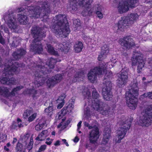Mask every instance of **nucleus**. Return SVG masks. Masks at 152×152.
<instances>
[{
    "label": "nucleus",
    "instance_id": "obj_10",
    "mask_svg": "<svg viewBox=\"0 0 152 152\" xmlns=\"http://www.w3.org/2000/svg\"><path fill=\"white\" fill-rule=\"evenodd\" d=\"M140 120L142 126L148 127L152 124V105L148 106L143 111Z\"/></svg>",
    "mask_w": 152,
    "mask_h": 152
},
{
    "label": "nucleus",
    "instance_id": "obj_31",
    "mask_svg": "<svg viewBox=\"0 0 152 152\" xmlns=\"http://www.w3.org/2000/svg\"><path fill=\"white\" fill-rule=\"evenodd\" d=\"M74 48L75 52L77 53L80 52L83 48V45L82 42L80 41L75 42Z\"/></svg>",
    "mask_w": 152,
    "mask_h": 152
},
{
    "label": "nucleus",
    "instance_id": "obj_2",
    "mask_svg": "<svg viewBox=\"0 0 152 152\" xmlns=\"http://www.w3.org/2000/svg\"><path fill=\"white\" fill-rule=\"evenodd\" d=\"M54 19L55 21L51 27L53 31L59 37H66L70 31L66 15L60 14L56 15Z\"/></svg>",
    "mask_w": 152,
    "mask_h": 152
},
{
    "label": "nucleus",
    "instance_id": "obj_26",
    "mask_svg": "<svg viewBox=\"0 0 152 152\" xmlns=\"http://www.w3.org/2000/svg\"><path fill=\"white\" fill-rule=\"evenodd\" d=\"M110 130L109 129L105 130L103 138L102 140V143L106 144L107 143L109 140L110 137Z\"/></svg>",
    "mask_w": 152,
    "mask_h": 152
},
{
    "label": "nucleus",
    "instance_id": "obj_13",
    "mask_svg": "<svg viewBox=\"0 0 152 152\" xmlns=\"http://www.w3.org/2000/svg\"><path fill=\"white\" fill-rule=\"evenodd\" d=\"M137 0H123L119 3L118 9V12L121 14L126 12L129 10V7H134Z\"/></svg>",
    "mask_w": 152,
    "mask_h": 152
},
{
    "label": "nucleus",
    "instance_id": "obj_37",
    "mask_svg": "<svg viewBox=\"0 0 152 152\" xmlns=\"http://www.w3.org/2000/svg\"><path fill=\"white\" fill-rule=\"evenodd\" d=\"M53 107L50 105L45 110V113L50 116H51L53 114Z\"/></svg>",
    "mask_w": 152,
    "mask_h": 152
},
{
    "label": "nucleus",
    "instance_id": "obj_14",
    "mask_svg": "<svg viewBox=\"0 0 152 152\" xmlns=\"http://www.w3.org/2000/svg\"><path fill=\"white\" fill-rule=\"evenodd\" d=\"M79 5L85 7V9L82 12V15L84 16H90L92 14L93 9L90 8L93 0H79Z\"/></svg>",
    "mask_w": 152,
    "mask_h": 152
},
{
    "label": "nucleus",
    "instance_id": "obj_7",
    "mask_svg": "<svg viewBox=\"0 0 152 152\" xmlns=\"http://www.w3.org/2000/svg\"><path fill=\"white\" fill-rule=\"evenodd\" d=\"M99 64V66L91 69L88 74V79L92 83L96 80L97 75H101L107 72L106 69L107 63H105L103 61H101Z\"/></svg>",
    "mask_w": 152,
    "mask_h": 152
},
{
    "label": "nucleus",
    "instance_id": "obj_61",
    "mask_svg": "<svg viewBox=\"0 0 152 152\" xmlns=\"http://www.w3.org/2000/svg\"><path fill=\"white\" fill-rule=\"evenodd\" d=\"M112 75V72H109L108 73L107 72H106L105 73V77L109 78Z\"/></svg>",
    "mask_w": 152,
    "mask_h": 152
},
{
    "label": "nucleus",
    "instance_id": "obj_42",
    "mask_svg": "<svg viewBox=\"0 0 152 152\" xmlns=\"http://www.w3.org/2000/svg\"><path fill=\"white\" fill-rule=\"evenodd\" d=\"M33 113L31 110H26L23 114V115L24 118H26Z\"/></svg>",
    "mask_w": 152,
    "mask_h": 152
},
{
    "label": "nucleus",
    "instance_id": "obj_46",
    "mask_svg": "<svg viewBox=\"0 0 152 152\" xmlns=\"http://www.w3.org/2000/svg\"><path fill=\"white\" fill-rule=\"evenodd\" d=\"M73 24L75 28H77V27L80 26V23L79 20L78 19H76L74 20Z\"/></svg>",
    "mask_w": 152,
    "mask_h": 152
},
{
    "label": "nucleus",
    "instance_id": "obj_58",
    "mask_svg": "<svg viewBox=\"0 0 152 152\" xmlns=\"http://www.w3.org/2000/svg\"><path fill=\"white\" fill-rule=\"evenodd\" d=\"M5 42L4 39L1 33H0V43H1L2 45H4L5 44Z\"/></svg>",
    "mask_w": 152,
    "mask_h": 152
},
{
    "label": "nucleus",
    "instance_id": "obj_48",
    "mask_svg": "<svg viewBox=\"0 0 152 152\" xmlns=\"http://www.w3.org/2000/svg\"><path fill=\"white\" fill-rule=\"evenodd\" d=\"M37 116V113H35L32 114L28 118V121L30 122L33 121Z\"/></svg>",
    "mask_w": 152,
    "mask_h": 152
},
{
    "label": "nucleus",
    "instance_id": "obj_50",
    "mask_svg": "<svg viewBox=\"0 0 152 152\" xmlns=\"http://www.w3.org/2000/svg\"><path fill=\"white\" fill-rule=\"evenodd\" d=\"M1 29H3L4 32L7 33L9 32L8 28L6 27L5 25L4 24L1 26Z\"/></svg>",
    "mask_w": 152,
    "mask_h": 152
},
{
    "label": "nucleus",
    "instance_id": "obj_22",
    "mask_svg": "<svg viewBox=\"0 0 152 152\" xmlns=\"http://www.w3.org/2000/svg\"><path fill=\"white\" fill-rule=\"evenodd\" d=\"M109 51V48L107 45L105 44L102 48V50L98 57V60L100 61L105 58Z\"/></svg>",
    "mask_w": 152,
    "mask_h": 152
},
{
    "label": "nucleus",
    "instance_id": "obj_15",
    "mask_svg": "<svg viewBox=\"0 0 152 152\" xmlns=\"http://www.w3.org/2000/svg\"><path fill=\"white\" fill-rule=\"evenodd\" d=\"M93 105L94 110L99 112L102 115H106L110 112V108L106 104H104L102 102L97 101Z\"/></svg>",
    "mask_w": 152,
    "mask_h": 152
},
{
    "label": "nucleus",
    "instance_id": "obj_64",
    "mask_svg": "<svg viewBox=\"0 0 152 152\" xmlns=\"http://www.w3.org/2000/svg\"><path fill=\"white\" fill-rule=\"evenodd\" d=\"M55 146L59 145H60V141L59 140H57L54 144Z\"/></svg>",
    "mask_w": 152,
    "mask_h": 152
},
{
    "label": "nucleus",
    "instance_id": "obj_5",
    "mask_svg": "<svg viewBox=\"0 0 152 152\" xmlns=\"http://www.w3.org/2000/svg\"><path fill=\"white\" fill-rule=\"evenodd\" d=\"M45 63L39 60L37 64L34 63L33 66L36 68V70L34 73L35 75L34 84L36 88L42 86L45 82V79L43 76L46 74L51 72V70L45 66Z\"/></svg>",
    "mask_w": 152,
    "mask_h": 152
},
{
    "label": "nucleus",
    "instance_id": "obj_23",
    "mask_svg": "<svg viewBox=\"0 0 152 152\" xmlns=\"http://www.w3.org/2000/svg\"><path fill=\"white\" fill-rule=\"evenodd\" d=\"M26 53L25 50L21 48L13 53L12 56L15 59L18 60L25 55Z\"/></svg>",
    "mask_w": 152,
    "mask_h": 152
},
{
    "label": "nucleus",
    "instance_id": "obj_25",
    "mask_svg": "<svg viewBox=\"0 0 152 152\" xmlns=\"http://www.w3.org/2000/svg\"><path fill=\"white\" fill-rule=\"evenodd\" d=\"M18 19L20 23L23 25L26 24L28 22V19L27 17L23 15L17 14Z\"/></svg>",
    "mask_w": 152,
    "mask_h": 152
},
{
    "label": "nucleus",
    "instance_id": "obj_53",
    "mask_svg": "<svg viewBox=\"0 0 152 152\" xmlns=\"http://www.w3.org/2000/svg\"><path fill=\"white\" fill-rule=\"evenodd\" d=\"M64 116V115L61 114L60 112H59L56 115V118L57 120H59L62 118H64V117H63Z\"/></svg>",
    "mask_w": 152,
    "mask_h": 152
},
{
    "label": "nucleus",
    "instance_id": "obj_3",
    "mask_svg": "<svg viewBox=\"0 0 152 152\" xmlns=\"http://www.w3.org/2000/svg\"><path fill=\"white\" fill-rule=\"evenodd\" d=\"M31 33L34 39L32 40L30 46V51L35 53H41L43 51V45L41 42L43 37L46 36L45 33L37 26L32 27Z\"/></svg>",
    "mask_w": 152,
    "mask_h": 152
},
{
    "label": "nucleus",
    "instance_id": "obj_32",
    "mask_svg": "<svg viewBox=\"0 0 152 152\" xmlns=\"http://www.w3.org/2000/svg\"><path fill=\"white\" fill-rule=\"evenodd\" d=\"M46 49L47 51L50 54L54 56H58L57 52L55 50L54 48L50 44H47Z\"/></svg>",
    "mask_w": 152,
    "mask_h": 152
},
{
    "label": "nucleus",
    "instance_id": "obj_28",
    "mask_svg": "<svg viewBox=\"0 0 152 152\" xmlns=\"http://www.w3.org/2000/svg\"><path fill=\"white\" fill-rule=\"evenodd\" d=\"M84 75L83 71L82 70H79L77 71L74 75V79L73 80V82H75L79 79L83 77Z\"/></svg>",
    "mask_w": 152,
    "mask_h": 152
},
{
    "label": "nucleus",
    "instance_id": "obj_38",
    "mask_svg": "<svg viewBox=\"0 0 152 152\" xmlns=\"http://www.w3.org/2000/svg\"><path fill=\"white\" fill-rule=\"evenodd\" d=\"M139 61L137 66V72L140 73L141 72L142 68L144 67L145 63L142 58Z\"/></svg>",
    "mask_w": 152,
    "mask_h": 152
},
{
    "label": "nucleus",
    "instance_id": "obj_24",
    "mask_svg": "<svg viewBox=\"0 0 152 152\" xmlns=\"http://www.w3.org/2000/svg\"><path fill=\"white\" fill-rule=\"evenodd\" d=\"M0 95L7 98L10 97L9 89L4 86H0Z\"/></svg>",
    "mask_w": 152,
    "mask_h": 152
},
{
    "label": "nucleus",
    "instance_id": "obj_12",
    "mask_svg": "<svg viewBox=\"0 0 152 152\" xmlns=\"http://www.w3.org/2000/svg\"><path fill=\"white\" fill-rule=\"evenodd\" d=\"M92 96L93 98H91L90 92L88 91L87 88L85 89L82 92L83 95L87 98L88 99L87 101L88 102V105L91 106L93 107V105L94 104H96L97 101L99 102H102V100L99 99V95L97 92L96 90L94 88L92 89Z\"/></svg>",
    "mask_w": 152,
    "mask_h": 152
},
{
    "label": "nucleus",
    "instance_id": "obj_43",
    "mask_svg": "<svg viewBox=\"0 0 152 152\" xmlns=\"http://www.w3.org/2000/svg\"><path fill=\"white\" fill-rule=\"evenodd\" d=\"M90 143L86 144V148L88 149L89 150H91V151H94L95 150V145H93V143L90 142ZM94 143H93L94 144Z\"/></svg>",
    "mask_w": 152,
    "mask_h": 152
},
{
    "label": "nucleus",
    "instance_id": "obj_45",
    "mask_svg": "<svg viewBox=\"0 0 152 152\" xmlns=\"http://www.w3.org/2000/svg\"><path fill=\"white\" fill-rule=\"evenodd\" d=\"M142 96L144 97L148 98L149 99H152V91L144 93Z\"/></svg>",
    "mask_w": 152,
    "mask_h": 152
},
{
    "label": "nucleus",
    "instance_id": "obj_56",
    "mask_svg": "<svg viewBox=\"0 0 152 152\" xmlns=\"http://www.w3.org/2000/svg\"><path fill=\"white\" fill-rule=\"evenodd\" d=\"M64 46V43L63 44H59L58 45V48L59 50H60L61 52H63V47Z\"/></svg>",
    "mask_w": 152,
    "mask_h": 152
},
{
    "label": "nucleus",
    "instance_id": "obj_51",
    "mask_svg": "<svg viewBox=\"0 0 152 152\" xmlns=\"http://www.w3.org/2000/svg\"><path fill=\"white\" fill-rule=\"evenodd\" d=\"M84 114L87 116L90 115V110L88 107H85L84 109Z\"/></svg>",
    "mask_w": 152,
    "mask_h": 152
},
{
    "label": "nucleus",
    "instance_id": "obj_34",
    "mask_svg": "<svg viewBox=\"0 0 152 152\" xmlns=\"http://www.w3.org/2000/svg\"><path fill=\"white\" fill-rule=\"evenodd\" d=\"M23 88L24 87L23 86H20L16 87V88H14L12 89L11 92L10 93V97L14 96L16 94H18V91Z\"/></svg>",
    "mask_w": 152,
    "mask_h": 152
},
{
    "label": "nucleus",
    "instance_id": "obj_30",
    "mask_svg": "<svg viewBox=\"0 0 152 152\" xmlns=\"http://www.w3.org/2000/svg\"><path fill=\"white\" fill-rule=\"evenodd\" d=\"M127 18V20L128 21L129 23H132V22L136 20L138 17V15L136 13L131 14L129 16H125Z\"/></svg>",
    "mask_w": 152,
    "mask_h": 152
},
{
    "label": "nucleus",
    "instance_id": "obj_11",
    "mask_svg": "<svg viewBox=\"0 0 152 152\" xmlns=\"http://www.w3.org/2000/svg\"><path fill=\"white\" fill-rule=\"evenodd\" d=\"M122 118L123 120L121 122L122 126L120 128L117 132L118 136V142H120L121 140L124 137L127 131L130 127L132 121V119L128 117L126 118L123 117Z\"/></svg>",
    "mask_w": 152,
    "mask_h": 152
},
{
    "label": "nucleus",
    "instance_id": "obj_17",
    "mask_svg": "<svg viewBox=\"0 0 152 152\" xmlns=\"http://www.w3.org/2000/svg\"><path fill=\"white\" fill-rule=\"evenodd\" d=\"M118 78L116 80L117 85L119 87H122L125 85L127 82L128 73L126 71L122 70L120 73L118 74Z\"/></svg>",
    "mask_w": 152,
    "mask_h": 152
},
{
    "label": "nucleus",
    "instance_id": "obj_18",
    "mask_svg": "<svg viewBox=\"0 0 152 152\" xmlns=\"http://www.w3.org/2000/svg\"><path fill=\"white\" fill-rule=\"evenodd\" d=\"M121 45L123 47L124 49H129L132 47L135 46L133 39L129 36H127L124 37L123 39H120Z\"/></svg>",
    "mask_w": 152,
    "mask_h": 152
},
{
    "label": "nucleus",
    "instance_id": "obj_21",
    "mask_svg": "<svg viewBox=\"0 0 152 152\" xmlns=\"http://www.w3.org/2000/svg\"><path fill=\"white\" fill-rule=\"evenodd\" d=\"M127 19V18H126L125 16L121 17V19L118 21L117 24L118 30L122 31L124 28H127L129 23Z\"/></svg>",
    "mask_w": 152,
    "mask_h": 152
},
{
    "label": "nucleus",
    "instance_id": "obj_27",
    "mask_svg": "<svg viewBox=\"0 0 152 152\" xmlns=\"http://www.w3.org/2000/svg\"><path fill=\"white\" fill-rule=\"evenodd\" d=\"M48 135V132L47 130H44L39 133L36 140L38 141H42L44 140Z\"/></svg>",
    "mask_w": 152,
    "mask_h": 152
},
{
    "label": "nucleus",
    "instance_id": "obj_49",
    "mask_svg": "<svg viewBox=\"0 0 152 152\" xmlns=\"http://www.w3.org/2000/svg\"><path fill=\"white\" fill-rule=\"evenodd\" d=\"M28 92L29 94H32L33 97L37 93V91L34 89H29Z\"/></svg>",
    "mask_w": 152,
    "mask_h": 152
},
{
    "label": "nucleus",
    "instance_id": "obj_57",
    "mask_svg": "<svg viewBox=\"0 0 152 152\" xmlns=\"http://www.w3.org/2000/svg\"><path fill=\"white\" fill-rule=\"evenodd\" d=\"M96 14L97 15L98 17L100 19L102 18L103 16L101 11H97L96 12Z\"/></svg>",
    "mask_w": 152,
    "mask_h": 152
},
{
    "label": "nucleus",
    "instance_id": "obj_63",
    "mask_svg": "<svg viewBox=\"0 0 152 152\" xmlns=\"http://www.w3.org/2000/svg\"><path fill=\"white\" fill-rule=\"evenodd\" d=\"M62 142H63V143L64 144H65L66 146H69V144H68V143L66 142V139H62Z\"/></svg>",
    "mask_w": 152,
    "mask_h": 152
},
{
    "label": "nucleus",
    "instance_id": "obj_52",
    "mask_svg": "<svg viewBox=\"0 0 152 152\" xmlns=\"http://www.w3.org/2000/svg\"><path fill=\"white\" fill-rule=\"evenodd\" d=\"M18 123L15 122H13L12 125L11 126V128L12 129H17L18 128Z\"/></svg>",
    "mask_w": 152,
    "mask_h": 152
},
{
    "label": "nucleus",
    "instance_id": "obj_20",
    "mask_svg": "<svg viewBox=\"0 0 152 152\" xmlns=\"http://www.w3.org/2000/svg\"><path fill=\"white\" fill-rule=\"evenodd\" d=\"M142 55L140 52L135 51L133 52V57L132 58V65L134 66L139 62L142 59Z\"/></svg>",
    "mask_w": 152,
    "mask_h": 152
},
{
    "label": "nucleus",
    "instance_id": "obj_41",
    "mask_svg": "<svg viewBox=\"0 0 152 152\" xmlns=\"http://www.w3.org/2000/svg\"><path fill=\"white\" fill-rule=\"evenodd\" d=\"M93 11L94 10L95 12H96L97 11H101L102 9V7L99 4H97L95 5L93 7Z\"/></svg>",
    "mask_w": 152,
    "mask_h": 152
},
{
    "label": "nucleus",
    "instance_id": "obj_60",
    "mask_svg": "<svg viewBox=\"0 0 152 152\" xmlns=\"http://www.w3.org/2000/svg\"><path fill=\"white\" fill-rule=\"evenodd\" d=\"M46 149V146L45 145H42L39 148V151H44Z\"/></svg>",
    "mask_w": 152,
    "mask_h": 152
},
{
    "label": "nucleus",
    "instance_id": "obj_44",
    "mask_svg": "<svg viewBox=\"0 0 152 152\" xmlns=\"http://www.w3.org/2000/svg\"><path fill=\"white\" fill-rule=\"evenodd\" d=\"M23 146L22 144L18 142L16 147V152H22Z\"/></svg>",
    "mask_w": 152,
    "mask_h": 152
},
{
    "label": "nucleus",
    "instance_id": "obj_9",
    "mask_svg": "<svg viewBox=\"0 0 152 152\" xmlns=\"http://www.w3.org/2000/svg\"><path fill=\"white\" fill-rule=\"evenodd\" d=\"M92 123L90 124L86 122H84V125L88 127L89 129H92L89 132V138L90 142L95 143L97 141L99 136V129L96 124L94 121L92 120Z\"/></svg>",
    "mask_w": 152,
    "mask_h": 152
},
{
    "label": "nucleus",
    "instance_id": "obj_59",
    "mask_svg": "<svg viewBox=\"0 0 152 152\" xmlns=\"http://www.w3.org/2000/svg\"><path fill=\"white\" fill-rule=\"evenodd\" d=\"M59 103L57 106V108L58 109H61L64 105V102H60L58 103Z\"/></svg>",
    "mask_w": 152,
    "mask_h": 152
},
{
    "label": "nucleus",
    "instance_id": "obj_35",
    "mask_svg": "<svg viewBox=\"0 0 152 152\" xmlns=\"http://www.w3.org/2000/svg\"><path fill=\"white\" fill-rule=\"evenodd\" d=\"M79 0H73L70 3V7L72 10H77V4L79 5Z\"/></svg>",
    "mask_w": 152,
    "mask_h": 152
},
{
    "label": "nucleus",
    "instance_id": "obj_54",
    "mask_svg": "<svg viewBox=\"0 0 152 152\" xmlns=\"http://www.w3.org/2000/svg\"><path fill=\"white\" fill-rule=\"evenodd\" d=\"M64 98L65 97L64 96H60L57 100V103H59L60 102H64Z\"/></svg>",
    "mask_w": 152,
    "mask_h": 152
},
{
    "label": "nucleus",
    "instance_id": "obj_4",
    "mask_svg": "<svg viewBox=\"0 0 152 152\" xmlns=\"http://www.w3.org/2000/svg\"><path fill=\"white\" fill-rule=\"evenodd\" d=\"M27 10L29 13V16L32 18L42 17L46 18L50 12V4L46 1L41 2L39 6L28 7Z\"/></svg>",
    "mask_w": 152,
    "mask_h": 152
},
{
    "label": "nucleus",
    "instance_id": "obj_8",
    "mask_svg": "<svg viewBox=\"0 0 152 152\" xmlns=\"http://www.w3.org/2000/svg\"><path fill=\"white\" fill-rule=\"evenodd\" d=\"M17 13L13 10L8 11V14L4 17L5 23L11 31L15 32L18 29V25L16 21Z\"/></svg>",
    "mask_w": 152,
    "mask_h": 152
},
{
    "label": "nucleus",
    "instance_id": "obj_47",
    "mask_svg": "<svg viewBox=\"0 0 152 152\" xmlns=\"http://www.w3.org/2000/svg\"><path fill=\"white\" fill-rule=\"evenodd\" d=\"M33 140L32 138H31L30 142L27 147V148L29 151H30L33 148Z\"/></svg>",
    "mask_w": 152,
    "mask_h": 152
},
{
    "label": "nucleus",
    "instance_id": "obj_29",
    "mask_svg": "<svg viewBox=\"0 0 152 152\" xmlns=\"http://www.w3.org/2000/svg\"><path fill=\"white\" fill-rule=\"evenodd\" d=\"M58 61L56 59L51 58L48 59V61L45 64V65L49 67L50 69H53L54 68L55 64Z\"/></svg>",
    "mask_w": 152,
    "mask_h": 152
},
{
    "label": "nucleus",
    "instance_id": "obj_16",
    "mask_svg": "<svg viewBox=\"0 0 152 152\" xmlns=\"http://www.w3.org/2000/svg\"><path fill=\"white\" fill-rule=\"evenodd\" d=\"M112 84L110 81H105L103 83L102 94L104 99L106 100H111L112 95L110 91Z\"/></svg>",
    "mask_w": 152,
    "mask_h": 152
},
{
    "label": "nucleus",
    "instance_id": "obj_39",
    "mask_svg": "<svg viewBox=\"0 0 152 152\" xmlns=\"http://www.w3.org/2000/svg\"><path fill=\"white\" fill-rule=\"evenodd\" d=\"M18 38L16 37H13V38L9 37L7 38L8 42L11 44L12 46H15Z\"/></svg>",
    "mask_w": 152,
    "mask_h": 152
},
{
    "label": "nucleus",
    "instance_id": "obj_62",
    "mask_svg": "<svg viewBox=\"0 0 152 152\" xmlns=\"http://www.w3.org/2000/svg\"><path fill=\"white\" fill-rule=\"evenodd\" d=\"M82 121H80L77 124V130H78L81 127V124H82Z\"/></svg>",
    "mask_w": 152,
    "mask_h": 152
},
{
    "label": "nucleus",
    "instance_id": "obj_36",
    "mask_svg": "<svg viewBox=\"0 0 152 152\" xmlns=\"http://www.w3.org/2000/svg\"><path fill=\"white\" fill-rule=\"evenodd\" d=\"M65 117L64 118L62 119V121H61L60 124L58 126V127L59 128L61 127L62 129H64L66 127L68 124L70 123V121L68 120L66 122L64 123V122L65 121Z\"/></svg>",
    "mask_w": 152,
    "mask_h": 152
},
{
    "label": "nucleus",
    "instance_id": "obj_1",
    "mask_svg": "<svg viewBox=\"0 0 152 152\" xmlns=\"http://www.w3.org/2000/svg\"><path fill=\"white\" fill-rule=\"evenodd\" d=\"M23 66V64H19L11 59H9L5 64L2 76L0 78V83L7 85L15 84V80L11 77L14 73L18 74L19 68Z\"/></svg>",
    "mask_w": 152,
    "mask_h": 152
},
{
    "label": "nucleus",
    "instance_id": "obj_55",
    "mask_svg": "<svg viewBox=\"0 0 152 152\" xmlns=\"http://www.w3.org/2000/svg\"><path fill=\"white\" fill-rule=\"evenodd\" d=\"M67 107H64L61 110V112H60L63 115H64L67 113Z\"/></svg>",
    "mask_w": 152,
    "mask_h": 152
},
{
    "label": "nucleus",
    "instance_id": "obj_19",
    "mask_svg": "<svg viewBox=\"0 0 152 152\" xmlns=\"http://www.w3.org/2000/svg\"><path fill=\"white\" fill-rule=\"evenodd\" d=\"M62 79V76L61 75L57 74L47 80V85L50 88L53 87L56 83L60 82Z\"/></svg>",
    "mask_w": 152,
    "mask_h": 152
},
{
    "label": "nucleus",
    "instance_id": "obj_33",
    "mask_svg": "<svg viewBox=\"0 0 152 152\" xmlns=\"http://www.w3.org/2000/svg\"><path fill=\"white\" fill-rule=\"evenodd\" d=\"M46 124L45 121L41 120L39 124L36 126L35 127L36 130L38 131L41 130L45 126Z\"/></svg>",
    "mask_w": 152,
    "mask_h": 152
},
{
    "label": "nucleus",
    "instance_id": "obj_40",
    "mask_svg": "<svg viewBox=\"0 0 152 152\" xmlns=\"http://www.w3.org/2000/svg\"><path fill=\"white\" fill-rule=\"evenodd\" d=\"M64 46L63 47V52L64 53L68 52L70 48V45L68 43H64Z\"/></svg>",
    "mask_w": 152,
    "mask_h": 152
},
{
    "label": "nucleus",
    "instance_id": "obj_6",
    "mask_svg": "<svg viewBox=\"0 0 152 152\" xmlns=\"http://www.w3.org/2000/svg\"><path fill=\"white\" fill-rule=\"evenodd\" d=\"M137 83L136 82L132 86L131 88L126 92V104L131 109L134 110L137 105L138 88Z\"/></svg>",
    "mask_w": 152,
    "mask_h": 152
}]
</instances>
